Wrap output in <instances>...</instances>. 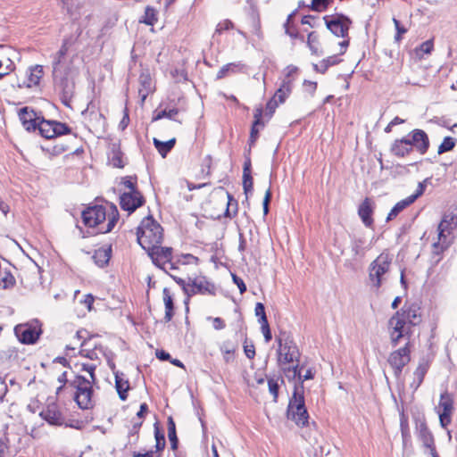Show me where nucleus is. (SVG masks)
I'll return each mask as SVG.
<instances>
[{"label":"nucleus","mask_w":457,"mask_h":457,"mask_svg":"<svg viewBox=\"0 0 457 457\" xmlns=\"http://www.w3.org/2000/svg\"><path fill=\"white\" fill-rule=\"evenodd\" d=\"M403 312H396L387 322V332L393 346H396L402 338L410 336V327L403 317Z\"/></svg>","instance_id":"obj_8"},{"label":"nucleus","mask_w":457,"mask_h":457,"mask_svg":"<svg viewBox=\"0 0 457 457\" xmlns=\"http://www.w3.org/2000/svg\"><path fill=\"white\" fill-rule=\"evenodd\" d=\"M215 286L209 282L205 278H196L191 284V293L195 294H215Z\"/></svg>","instance_id":"obj_23"},{"label":"nucleus","mask_w":457,"mask_h":457,"mask_svg":"<svg viewBox=\"0 0 457 457\" xmlns=\"http://www.w3.org/2000/svg\"><path fill=\"white\" fill-rule=\"evenodd\" d=\"M270 199H271V190H270V187H269L265 192V195H264V199H263V203H262L263 212L265 215L269 212V204L270 202Z\"/></svg>","instance_id":"obj_61"},{"label":"nucleus","mask_w":457,"mask_h":457,"mask_svg":"<svg viewBox=\"0 0 457 457\" xmlns=\"http://www.w3.org/2000/svg\"><path fill=\"white\" fill-rule=\"evenodd\" d=\"M455 145L456 138L453 137H445L438 146L437 154H442L444 153L449 152L454 148Z\"/></svg>","instance_id":"obj_41"},{"label":"nucleus","mask_w":457,"mask_h":457,"mask_svg":"<svg viewBox=\"0 0 457 457\" xmlns=\"http://www.w3.org/2000/svg\"><path fill=\"white\" fill-rule=\"evenodd\" d=\"M453 410V398L445 391L441 394L438 405L436 407L440 424L443 428H446L451 423Z\"/></svg>","instance_id":"obj_13"},{"label":"nucleus","mask_w":457,"mask_h":457,"mask_svg":"<svg viewBox=\"0 0 457 457\" xmlns=\"http://www.w3.org/2000/svg\"><path fill=\"white\" fill-rule=\"evenodd\" d=\"M430 367V362L428 359L422 358L418 367L413 372V380L410 384V387L415 392L422 384L425 375L427 374L428 369Z\"/></svg>","instance_id":"obj_21"},{"label":"nucleus","mask_w":457,"mask_h":457,"mask_svg":"<svg viewBox=\"0 0 457 457\" xmlns=\"http://www.w3.org/2000/svg\"><path fill=\"white\" fill-rule=\"evenodd\" d=\"M339 62V59L337 58V56L336 55H333V56H329L328 58H327L326 60H323L322 61V64H324V70L323 71H326L327 69L329 67V66H332V65H335L337 63Z\"/></svg>","instance_id":"obj_62"},{"label":"nucleus","mask_w":457,"mask_h":457,"mask_svg":"<svg viewBox=\"0 0 457 457\" xmlns=\"http://www.w3.org/2000/svg\"><path fill=\"white\" fill-rule=\"evenodd\" d=\"M145 14V17L144 22L147 25H153L156 21L154 9L151 7H146Z\"/></svg>","instance_id":"obj_53"},{"label":"nucleus","mask_w":457,"mask_h":457,"mask_svg":"<svg viewBox=\"0 0 457 457\" xmlns=\"http://www.w3.org/2000/svg\"><path fill=\"white\" fill-rule=\"evenodd\" d=\"M220 351L224 353L225 361L229 362L232 354L236 351V346L232 343L226 341L220 345Z\"/></svg>","instance_id":"obj_42"},{"label":"nucleus","mask_w":457,"mask_h":457,"mask_svg":"<svg viewBox=\"0 0 457 457\" xmlns=\"http://www.w3.org/2000/svg\"><path fill=\"white\" fill-rule=\"evenodd\" d=\"M426 181H427V179L424 180L423 182H420L419 185H418V187L416 189V192L413 195L408 196V198L410 199L411 202H412V204L415 202V200L419 196L423 195V193L425 191V187H426V186H425Z\"/></svg>","instance_id":"obj_57"},{"label":"nucleus","mask_w":457,"mask_h":457,"mask_svg":"<svg viewBox=\"0 0 457 457\" xmlns=\"http://www.w3.org/2000/svg\"><path fill=\"white\" fill-rule=\"evenodd\" d=\"M410 138L404 137L401 139H395L391 145V152L394 155L398 157H404L412 152Z\"/></svg>","instance_id":"obj_25"},{"label":"nucleus","mask_w":457,"mask_h":457,"mask_svg":"<svg viewBox=\"0 0 457 457\" xmlns=\"http://www.w3.org/2000/svg\"><path fill=\"white\" fill-rule=\"evenodd\" d=\"M67 52H68L67 42L64 41L62 43L60 50L56 53V56H55L54 61V70L61 63L62 59L65 56Z\"/></svg>","instance_id":"obj_45"},{"label":"nucleus","mask_w":457,"mask_h":457,"mask_svg":"<svg viewBox=\"0 0 457 457\" xmlns=\"http://www.w3.org/2000/svg\"><path fill=\"white\" fill-rule=\"evenodd\" d=\"M120 218L117 207L111 204L108 206L94 205L82 212L83 222L89 228H97L98 233L111 232Z\"/></svg>","instance_id":"obj_1"},{"label":"nucleus","mask_w":457,"mask_h":457,"mask_svg":"<svg viewBox=\"0 0 457 457\" xmlns=\"http://www.w3.org/2000/svg\"><path fill=\"white\" fill-rule=\"evenodd\" d=\"M276 341L278 345L277 361L280 368L299 362L300 352L289 333L286 331L280 332L279 335L276 337Z\"/></svg>","instance_id":"obj_5"},{"label":"nucleus","mask_w":457,"mask_h":457,"mask_svg":"<svg viewBox=\"0 0 457 457\" xmlns=\"http://www.w3.org/2000/svg\"><path fill=\"white\" fill-rule=\"evenodd\" d=\"M233 28V23L229 20H225L218 23L215 34H221L225 30H228Z\"/></svg>","instance_id":"obj_54"},{"label":"nucleus","mask_w":457,"mask_h":457,"mask_svg":"<svg viewBox=\"0 0 457 457\" xmlns=\"http://www.w3.org/2000/svg\"><path fill=\"white\" fill-rule=\"evenodd\" d=\"M393 22H394L395 29L397 31V33H396V35L395 37V40L399 42L401 40L402 35L406 33L407 30H406L405 28L401 26L400 21L397 19L394 18L393 19Z\"/></svg>","instance_id":"obj_58"},{"label":"nucleus","mask_w":457,"mask_h":457,"mask_svg":"<svg viewBox=\"0 0 457 457\" xmlns=\"http://www.w3.org/2000/svg\"><path fill=\"white\" fill-rule=\"evenodd\" d=\"M144 203L145 199L139 191H129L120 195V207L124 211L129 212V213L136 211L138 207L142 206Z\"/></svg>","instance_id":"obj_15"},{"label":"nucleus","mask_w":457,"mask_h":457,"mask_svg":"<svg viewBox=\"0 0 457 457\" xmlns=\"http://www.w3.org/2000/svg\"><path fill=\"white\" fill-rule=\"evenodd\" d=\"M411 361V348L410 341H408L404 346L392 352L387 359V361L394 370V374L396 378H399L402 374L403 369Z\"/></svg>","instance_id":"obj_9"},{"label":"nucleus","mask_w":457,"mask_h":457,"mask_svg":"<svg viewBox=\"0 0 457 457\" xmlns=\"http://www.w3.org/2000/svg\"><path fill=\"white\" fill-rule=\"evenodd\" d=\"M241 66L239 63H228L222 66L217 73V79H223L228 72H236L237 69H239Z\"/></svg>","instance_id":"obj_43"},{"label":"nucleus","mask_w":457,"mask_h":457,"mask_svg":"<svg viewBox=\"0 0 457 457\" xmlns=\"http://www.w3.org/2000/svg\"><path fill=\"white\" fill-rule=\"evenodd\" d=\"M358 214L366 227H372L374 220L372 219L373 207L370 199L365 198L363 200L359 206Z\"/></svg>","instance_id":"obj_26"},{"label":"nucleus","mask_w":457,"mask_h":457,"mask_svg":"<svg viewBox=\"0 0 457 457\" xmlns=\"http://www.w3.org/2000/svg\"><path fill=\"white\" fill-rule=\"evenodd\" d=\"M146 252L151 257L153 262L159 268L166 270L168 266L170 270L175 269L174 265L171 263V247H162L161 245H156L153 249H147Z\"/></svg>","instance_id":"obj_12"},{"label":"nucleus","mask_w":457,"mask_h":457,"mask_svg":"<svg viewBox=\"0 0 457 457\" xmlns=\"http://www.w3.org/2000/svg\"><path fill=\"white\" fill-rule=\"evenodd\" d=\"M88 116L90 130L97 132L104 129L105 118L101 112H91Z\"/></svg>","instance_id":"obj_32"},{"label":"nucleus","mask_w":457,"mask_h":457,"mask_svg":"<svg viewBox=\"0 0 457 457\" xmlns=\"http://www.w3.org/2000/svg\"><path fill=\"white\" fill-rule=\"evenodd\" d=\"M412 202L410 201L408 197L398 202L390 211L386 217V220L389 221L395 219L401 212H403L406 207L411 205Z\"/></svg>","instance_id":"obj_38"},{"label":"nucleus","mask_w":457,"mask_h":457,"mask_svg":"<svg viewBox=\"0 0 457 457\" xmlns=\"http://www.w3.org/2000/svg\"><path fill=\"white\" fill-rule=\"evenodd\" d=\"M175 143V138H171L165 142L154 138V145L162 157H165L166 154L173 148Z\"/></svg>","instance_id":"obj_36"},{"label":"nucleus","mask_w":457,"mask_h":457,"mask_svg":"<svg viewBox=\"0 0 457 457\" xmlns=\"http://www.w3.org/2000/svg\"><path fill=\"white\" fill-rule=\"evenodd\" d=\"M137 242L145 251L161 245L163 237V229L151 216L141 221L137 228Z\"/></svg>","instance_id":"obj_4"},{"label":"nucleus","mask_w":457,"mask_h":457,"mask_svg":"<svg viewBox=\"0 0 457 457\" xmlns=\"http://www.w3.org/2000/svg\"><path fill=\"white\" fill-rule=\"evenodd\" d=\"M80 366V370L87 371L90 379H87L83 376H76L75 378L70 381V386L75 389L74 400L80 409L87 410L93 407V389L92 384L96 382L95 370L96 368V363L87 364H76Z\"/></svg>","instance_id":"obj_3"},{"label":"nucleus","mask_w":457,"mask_h":457,"mask_svg":"<svg viewBox=\"0 0 457 457\" xmlns=\"http://www.w3.org/2000/svg\"><path fill=\"white\" fill-rule=\"evenodd\" d=\"M44 71L42 65H34L29 68L25 73V78L19 87H25L30 88L32 87L39 85V82L43 77Z\"/></svg>","instance_id":"obj_18"},{"label":"nucleus","mask_w":457,"mask_h":457,"mask_svg":"<svg viewBox=\"0 0 457 457\" xmlns=\"http://www.w3.org/2000/svg\"><path fill=\"white\" fill-rule=\"evenodd\" d=\"M307 44L313 54L318 53L319 37L315 32L309 33Z\"/></svg>","instance_id":"obj_44"},{"label":"nucleus","mask_w":457,"mask_h":457,"mask_svg":"<svg viewBox=\"0 0 457 457\" xmlns=\"http://www.w3.org/2000/svg\"><path fill=\"white\" fill-rule=\"evenodd\" d=\"M351 249L355 257H362L370 247L366 245V241L363 237H353L351 241Z\"/></svg>","instance_id":"obj_33"},{"label":"nucleus","mask_w":457,"mask_h":457,"mask_svg":"<svg viewBox=\"0 0 457 457\" xmlns=\"http://www.w3.org/2000/svg\"><path fill=\"white\" fill-rule=\"evenodd\" d=\"M311 9L315 12H323L327 8H326L324 0H312V4H311Z\"/></svg>","instance_id":"obj_60"},{"label":"nucleus","mask_w":457,"mask_h":457,"mask_svg":"<svg viewBox=\"0 0 457 457\" xmlns=\"http://www.w3.org/2000/svg\"><path fill=\"white\" fill-rule=\"evenodd\" d=\"M233 281L238 287V289L241 294H243L246 291V286L244 283L242 278H240L239 277H237L236 275H233Z\"/></svg>","instance_id":"obj_63"},{"label":"nucleus","mask_w":457,"mask_h":457,"mask_svg":"<svg viewBox=\"0 0 457 457\" xmlns=\"http://www.w3.org/2000/svg\"><path fill=\"white\" fill-rule=\"evenodd\" d=\"M280 369L283 370L286 377L289 380L298 379L300 384L303 383V379H302V368L299 366L298 363L293 364L292 367L284 366V367H281ZM295 388H298L300 392H303L302 385H300V386H295Z\"/></svg>","instance_id":"obj_28"},{"label":"nucleus","mask_w":457,"mask_h":457,"mask_svg":"<svg viewBox=\"0 0 457 457\" xmlns=\"http://www.w3.org/2000/svg\"><path fill=\"white\" fill-rule=\"evenodd\" d=\"M168 437L170 442L171 449L176 450L178 448V437L176 435V426L172 418L168 419Z\"/></svg>","instance_id":"obj_39"},{"label":"nucleus","mask_w":457,"mask_h":457,"mask_svg":"<svg viewBox=\"0 0 457 457\" xmlns=\"http://www.w3.org/2000/svg\"><path fill=\"white\" fill-rule=\"evenodd\" d=\"M457 228V214L445 212L437 226V241L434 242L431 250V258L435 264L442 259V253L454 242V229Z\"/></svg>","instance_id":"obj_2"},{"label":"nucleus","mask_w":457,"mask_h":457,"mask_svg":"<svg viewBox=\"0 0 457 457\" xmlns=\"http://www.w3.org/2000/svg\"><path fill=\"white\" fill-rule=\"evenodd\" d=\"M391 263L392 256L386 252L380 253L370 263L369 268V278L374 287H380L382 284V277L389 270Z\"/></svg>","instance_id":"obj_7"},{"label":"nucleus","mask_w":457,"mask_h":457,"mask_svg":"<svg viewBox=\"0 0 457 457\" xmlns=\"http://www.w3.org/2000/svg\"><path fill=\"white\" fill-rule=\"evenodd\" d=\"M420 437L424 446L430 450L432 456L438 457L436 448H435V445H434L433 436L425 425H422L420 428Z\"/></svg>","instance_id":"obj_31"},{"label":"nucleus","mask_w":457,"mask_h":457,"mask_svg":"<svg viewBox=\"0 0 457 457\" xmlns=\"http://www.w3.org/2000/svg\"><path fill=\"white\" fill-rule=\"evenodd\" d=\"M244 352L247 358L253 359L255 356L254 345L252 342L248 344L247 340H245L244 343Z\"/></svg>","instance_id":"obj_55"},{"label":"nucleus","mask_w":457,"mask_h":457,"mask_svg":"<svg viewBox=\"0 0 457 457\" xmlns=\"http://www.w3.org/2000/svg\"><path fill=\"white\" fill-rule=\"evenodd\" d=\"M327 28L337 37H345L348 35L351 20L343 15L337 14L334 16H325L324 18Z\"/></svg>","instance_id":"obj_14"},{"label":"nucleus","mask_w":457,"mask_h":457,"mask_svg":"<svg viewBox=\"0 0 457 457\" xmlns=\"http://www.w3.org/2000/svg\"><path fill=\"white\" fill-rule=\"evenodd\" d=\"M255 315L259 317V322L262 323L265 321H268L267 316L265 313V308L264 305L262 303H257L255 305Z\"/></svg>","instance_id":"obj_51"},{"label":"nucleus","mask_w":457,"mask_h":457,"mask_svg":"<svg viewBox=\"0 0 457 457\" xmlns=\"http://www.w3.org/2000/svg\"><path fill=\"white\" fill-rule=\"evenodd\" d=\"M293 87L292 79H284L278 89L275 92L273 98L278 103L283 104L291 94Z\"/></svg>","instance_id":"obj_29"},{"label":"nucleus","mask_w":457,"mask_h":457,"mask_svg":"<svg viewBox=\"0 0 457 457\" xmlns=\"http://www.w3.org/2000/svg\"><path fill=\"white\" fill-rule=\"evenodd\" d=\"M14 332L22 344L31 345L37 341L42 331L38 321L36 320L29 324H20L16 326Z\"/></svg>","instance_id":"obj_11"},{"label":"nucleus","mask_w":457,"mask_h":457,"mask_svg":"<svg viewBox=\"0 0 457 457\" xmlns=\"http://www.w3.org/2000/svg\"><path fill=\"white\" fill-rule=\"evenodd\" d=\"M287 417L293 420L297 426H304L308 422L309 415L304 405L303 392L295 388L294 395L289 401Z\"/></svg>","instance_id":"obj_6"},{"label":"nucleus","mask_w":457,"mask_h":457,"mask_svg":"<svg viewBox=\"0 0 457 457\" xmlns=\"http://www.w3.org/2000/svg\"><path fill=\"white\" fill-rule=\"evenodd\" d=\"M155 439H156V445L155 448L157 451V453H159L160 451L163 450L165 446V438L162 434H159L158 432L155 433Z\"/></svg>","instance_id":"obj_59"},{"label":"nucleus","mask_w":457,"mask_h":457,"mask_svg":"<svg viewBox=\"0 0 457 457\" xmlns=\"http://www.w3.org/2000/svg\"><path fill=\"white\" fill-rule=\"evenodd\" d=\"M261 324V330L263 334V337H264V340L266 343H269L271 338H272V335H271V331H270V325H269V322L268 321H265V322H262V323H260Z\"/></svg>","instance_id":"obj_56"},{"label":"nucleus","mask_w":457,"mask_h":457,"mask_svg":"<svg viewBox=\"0 0 457 457\" xmlns=\"http://www.w3.org/2000/svg\"><path fill=\"white\" fill-rule=\"evenodd\" d=\"M132 457H161V455L157 453V451H149L145 453H134Z\"/></svg>","instance_id":"obj_64"},{"label":"nucleus","mask_w":457,"mask_h":457,"mask_svg":"<svg viewBox=\"0 0 457 457\" xmlns=\"http://www.w3.org/2000/svg\"><path fill=\"white\" fill-rule=\"evenodd\" d=\"M293 15H294V12L288 15L287 21L284 24V27H285V32L287 35H288L292 38H296V37H298L297 29L289 26V23L293 18Z\"/></svg>","instance_id":"obj_47"},{"label":"nucleus","mask_w":457,"mask_h":457,"mask_svg":"<svg viewBox=\"0 0 457 457\" xmlns=\"http://www.w3.org/2000/svg\"><path fill=\"white\" fill-rule=\"evenodd\" d=\"M37 129H38L40 135L46 139L71 133V129L65 123L46 120L44 118L40 119Z\"/></svg>","instance_id":"obj_10"},{"label":"nucleus","mask_w":457,"mask_h":457,"mask_svg":"<svg viewBox=\"0 0 457 457\" xmlns=\"http://www.w3.org/2000/svg\"><path fill=\"white\" fill-rule=\"evenodd\" d=\"M115 387L120 400L125 401L128 398L129 390V382L122 372H115Z\"/></svg>","instance_id":"obj_27"},{"label":"nucleus","mask_w":457,"mask_h":457,"mask_svg":"<svg viewBox=\"0 0 457 457\" xmlns=\"http://www.w3.org/2000/svg\"><path fill=\"white\" fill-rule=\"evenodd\" d=\"M433 47H434V45H433V42L432 40H427L425 42H423L417 49H416V52H417V54L418 55H420L422 56V54H420V53L421 54H429L432 50H433Z\"/></svg>","instance_id":"obj_46"},{"label":"nucleus","mask_w":457,"mask_h":457,"mask_svg":"<svg viewBox=\"0 0 457 457\" xmlns=\"http://www.w3.org/2000/svg\"><path fill=\"white\" fill-rule=\"evenodd\" d=\"M408 137L412 149L415 148L420 154H425L428 152L430 143L428 136L424 130L413 129L409 133Z\"/></svg>","instance_id":"obj_17"},{"label":"nucleus","mask_w":457,"mask_h":457,"mask_svg":"<svg viewBox=\"0 0 457 457\" xmlns=\"http://www.w3.org/2000/svg\"><path fill=\"white\" fill-rule=\"evenodd\" d=\"M269 391L272 395L274 401H277L278 395V383L274 378L268 379Z\"/></svg>","instance_id":"obj_52"},{"label":"nucleus","mask_w":457,"mask_h":457,"mask_svg":"<svg viewBox=\"0 0 457 457\" xmlns=\"http://www.w3.org/2000/svg\"><path fill=\"white\" fill-rule=\"evenodd\" d=\"M138 82V95L141 98V102L144 103L147 96L154 90V84L150 73L148 71H143L139 76Z\"/></svg>","instance_id":"obj_24"},{"label":"nucleus","mask_w":457,"mask_h":457,"mask_svg":"<svg viewBox=\"0 0 457 457\" xmlns=\"http://www.w3.org/2000/svg\"><path fill=\"white\" fill-rule=\"evenodd\" d=\"M262 112L263 111L262 107H258L254 110V121L253 123L250 133V141L252 144H253L258 137L259 129L257 127L262 128L265 125V122L262 120Z\"/></svg>","instance_id":"obj_30"},{"label":"nucleus","mask_w":457,"mask_h":457,"mask_svg":"<svg viewBox=\"0 0 457 457\" xmlns=\"http://www.w3.org/2000/svg\"><path fill=\"white\" fill-rule=\"evenodd\" d=\"M40 416L51 425L60 426L64 422V418L55 404L48 405L46 410L40 412Z\"/></svg>","instance_id":"obj_22"},{"label":"nucleus","mask_w":457,"mask_h":457,"mask_svg":"<svg viewBox=\"0 0 457 457\" xmlns=\"http://www.w3.org/2000/svg\"><path fill=\"white\" fill-rule=\"evenodd\" d=\"M79 354L91 361H100L101 356H105V351L102 345L89 338L88 340L84 339L80 344Z\"/></svg>","instance_id":"obj_16"},{"label":"nucleus","mask_w":457,"mask_h":457,"mask_svg":"<svg viewBox=\"0 0 457 457\" xmlns=\"http://www.w3.org/2000/svg\"><path fill=\"white\" fill-rule=\"evenodd\" d=\"M398 312H403V317L406 320V324L409 327L416 326L421 321V313L420 308L415 304L411 303L409 305H404Z\"/></svg>","instance_id":"obj_20"},{"label":"nucleus","mask_w":457,"mask_h":457,"mask_svg":"<svg viewBox=\"0 0 457 457\" xmlns=\"http://www.w3.org/2000/svg\"><path fill=\"white\" fill-rule=\"evenodd\" d=\"M15 285V278L9 271L0 273V287L3 289L12 288Z\"/></svg>","instance_id":"obj_40"},{"label":"nucleus","mask_w":457,"mask_h":457,"mask_svg":"<svg viewBox=\"0 0 457 457\" xmlns=\"http://www.w3.org/2000/svg\"><path fill=\"white\" fill-rule=\"evenodd\" d=\"M253 186V182L251 173L243 174V187L246 195H248V193L252 192Z\"/></svg>","instance_id":"obj_48"},{"label":"nucleus","mask_w":457,"mask_h":457,"mask_svg":"<svg viewBox=\"0 0 457 457\" xmlns=\"http://www.w3.org/2000/svg\"><path fill=\"white\" fill-rule=\"evenodd\" d=\"M19 118L27 130H35L41 119L33 109L27 106L20 110Z\"/></svg>","instance_id":"obj_19"},{"label":"nucleus","mask_w":457,"mask_h":457,"mask_svg":"<svg viewBox=\"0 0 457 457\" xmlns=\"http://www.w3.org/2000/svg\"><path fill=\"white\" fill-rule=\"evenodd\" d=\"M179 112V110L178 109H170L169 111L167 110H163V111H161L155 117L154 120H160V119H162V118H168V119H171V120H174L175 119V116L178 114Z\"/></svg>","instance_id":"obj_49"},{"label":"nucleus","mask_w":457,"mask_h":457,"mask_svg":"<svg viewBox=\"0 0 457 457\" xmlns=\"http://www.w3.org/2000/svg\"><path fill=\"white\" fill-rule=\"evenodd\" d=\"M110 257V250L99 248L95 252L93 260L97 266L104 267L108 263Z\"/></svg>","instance_id":"obj_37"},{"label":"nucleus","mask_w":457,"mask_h":457,"mask_svg":"<svg viewBox=\"0 0 457 457\" xmlns=\"http://www.w3.org/2000/svg\"><path fill=\"white\" fill-rule=\"evenodd\" d=\"M280 103H278L275 98H271L266 104V113L268 119H270L273 113L275 112L277 107Z\"/></svg>","instance_id":"obj_50"},{"label":"nucleus","mask_w":457,"mask_h":457,"mask_svg":"<svg viewBox=\"0 0 457 457\" xmlns=\"http://www.w3.org/2000/svg\"><path fill=\"white\" fill-rule=\"evenodd\" d=\"M109 161L113 167L122 168L124 166L122 161V153L120 149V145L112 144L109 153Z\"/></svg>","instance_id":"obj_35"},{"label":"nucleus","mask_w":457,"mask_h":457,"mask_svg":"<svg viewBox=\"0 0 457 457\" xmlns=\"http://www.w3.org/2000/svg\"><path fill=\"white\" fill-rule=\"evenodd\" d=\"M162 296H163V303L165 305L164 320L166 322H169L170 320H171V319L173 317V309H174L173 299L170 293L169 288H167V287L163 288Z\"/></svg>","instance_id":"obj_34"}]
</instances>
